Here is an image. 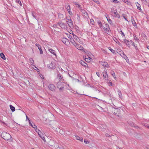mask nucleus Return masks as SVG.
Segmentation results:
<instances>
[{
  "label": "nucleus",
  "mask_w": 149,
  "mask_h": 149,
  "mask_svg": "<svg viewBox=\"0 0 149 149\" xmlns=\"http://www.w3.org/2000/svg\"><path fill=\"white\" fill-rule=\"evenodd\" d=\"M1 137L5 140L10 141L12 140L11 136L10 134L6 132H3L1 134Z\"/></svg>",
  "instance_id": "obj_1"
},
{
  "label": "nucleus",
  "mask_w": 149,
  "mask_h": 149,
  "mask_svg": "<svg viewBox=\"0 0 149 149\" xmlns=\"http://www.w3.org/2000/svg\"><path fill=\"white\" fill-rule=\"evenodd\" d=\"M65 7L67 9L69 14L71 15L72 14V13L71 11L70 7L69 4L68 3H66L65 6Z\"/></svg>",
  "instance_id": "obj_2"
},
{
  "label": "nucleus",
  "mask_w": 149,
  "mask_h": 149,
  "mask_svg": "<svg viewBox=\"0 0 149 149\" xmlns=\"http://www.w3.org/2000/svg\"><path fill=\"white\" fill-rule=\"evenodd\" d=\"M112 111L113 113L115 115L118 116H119L120 112V110L119 109L114 108L113 109Z\"/></svg>",
  "instance_id": "obj_3"
},
{
  "label": "nucleus",
  "mask_w": 149,
  "mask_h": 149,
  "mask_svg": "<svg viewBox=\"0 0 149 149\" xmlns=\"http://www.w3.org/2000/svg\"><path fill=\"white\" fill-rule=\"evenodd\" d=\"M66 22L67 24L70 27H73L72 21L70 19H70H67Z\"/></svg>",
  "instance_id": "obj_4"
},
{
  "label": "nucleus",
  "mask_w": 149,
  "mask_h": 149,
  "mask_svg": "<svg viewBox=\"0 0 149 149\" xmlns=\"http://www.w3.org/2000/svg\"><path fill=\"white\" fill-rule=\"evenodd\" d=\"M73 45L78 49L81 51H84L83 47H81L80 45L77 44L76 42L75 43V44H74Z\"/></svg>",
  "instance_id": "obj_5"
},
{
  "label": "nucleus",
  "mask_w": 149,
  "mask_h": 149,
  "mask_svg": "<svg viewBox=\"0 0 149 149\" xmlns=\"http://www.w3.org/2000/svg\"><path fill=\"white\" fill-rule=\"evenodd\" d=\"M48 68L52 69H54L55 68V65L54 63L52 62H51L50 64L47 65Z\"/></svg>",
  "instance_id": "obj_6"
},
{
  "label": "nucleus",
  "mask_w": 149,
  "mask_h": 149,
  "mask_svg": "<svg viewBox=\"0 0 149 149\" xmlns=\"http://www.w3.org/2000/svg\"><path fill=\"white\" fill-rule=\"evenodd\" d=\"M120 56L123 58H125L127 62V60H128V57L126 56V55L124 54L123 52V51L120 52Z\"/></svg>",
  "instance_id": "obj_7"
},
{
  "label": "nucleus",
  "mask_w": 149,
  "mask_h": 149,
  "mask_svg": "<svg viewBox=\"0 0 149 149\" xmlns=\"http://www.w3.org/2000/svg\"><path fill=\"white\" fill-rule=\"evenodd\" d=\"M49 89L52 91H55L56 87L53 84H50L48 86Z\"/></svg>",
  "instance_id": "obj_8"
},
{
  "label": "nucleus",
  "mask_w": 149,
  "mask_h": 149,
  "mask_svg": "<svg viewBox=\"0 0 149 149\" xmlns=\"http://www.w3.org/2000/svg\"><path fill=\"white\" fill-rule=\"evenodd\" d=\"M102 74L103 77L104 79L105 80H108V77L107 72L105 71L103 72H102Z\"/></svg>",
  "instance_id": "obj_9"
},
{
  "label": "nucleus",
  "mask_w": 149,
  "mask_h": 149,
  "mask_svg": "<svg viewBox=\"0 0 149 149\" xmlns=\"http://www.w3.org/2000/svg\"><path fill=\"white\" fill-rule=\"evenodd\" d=\"M74 38L78 42L80 43H82V42L81 40L77 36L74 35V34H72Z\"/></svg>",
  "instance_id": "obj_10"
},
{
  "label": "nucleus",
  "mask_w": 149,
  "mask_h": 149,
  "mask_svg": "<svg viewBox=\"0 0 149 149\" xmlns=\"http://www.w3.org/2000/svg\"><path fill=\"white\" fill-rule=\"evenodd\" d=\"M36 47H38V49H39V50L40 51V54H42L43 53V52L42 51V49H41L42 48H41V46L38 43H36Z\"/></svg>",
  "instance_id": "obj_11"
},
{
  "label": "nucleus",
  "mask_w": 149,
  "mask_h": 149,
  "mask_svg": "<svg viewBox=\"0 0 149 149\" xmlns=\"http://www.w3.org/2000/svg\"><path fill=\"white\" fill-rule=\"evenodd\" d=\"M62 86H64V82H61V81H59L57 83V87H62Z\"/></svg>",
  "instance_id": "obj_12"
},
{
  "label": "nucleus",
  "mask_w": 149,
  "mask_h": 149,
  "mask_svg": "<svg viewBox=\"0 0 149 149\" xmlns=\"http://www.w3.org/2000/svg\"><path fill=\"white\" fill-rule=\"evenodd\" d=\"M58 25L62 29L65 28V24L62 22H59Z\"/></svg>",
  "instance_id": "obj_13"
},
{
  "label": "nucleus",
  "mask_w": 149,
  "mask_h": 149,
  "mask_svg": "<svg viewBox=\"0 0 149 149\" xmlns=\"http://www.w3.org/2000/svg\"><path fill=\"white\" fill-rule=\"evenodd\" d=\"M29 63L31 64L32 66H33L34 67H35V68L37 69V68L34 65V60L33 59L31 58H29Z\"/></svg>",
  "instance_id": "obj_14"
},
{
  "label": "nucleus",
  "mask_w": 149,
  "mask_h": 149,
  "mask_svg": "<svg viewBox=\"0 0 149 149\" xmlns=\"http://www.w3.org/2000/svg\"><path fill=\"white\" fill-rule=\"evenodd\" d=\"M131 20L133 26L137 28V26L133 17H131Z\"/></svg>",
  "instance_id": "obj_15"
},
{
  "label": "nucleus",
  "mask_w": 149,
  "mask_h": 149,
  "mask_svg": "<svg viewBox=\"0 0 149 149\" xmlns=\"http://www.w3.org/2000/svg\"><path fill=\"white\" fill-rule=\"evenodd\" d=\"M62 41L66 45L68 44L69 42L68 40L65 38H63L62 40Z\"/></svg>",
  "instance_id": "obj_16"
},
{
  "label": "nucleus",
  "mask_w": 149,
  "mask_h": 149,
  "mask_svg": "<svg viewBox=\"0 0 149 149\" xmlns=\"http://www.w3.org/2000/svg\"><path fill=\"white\" fill-rule=\"evenodd\" d=\"M130 42H131L132 45L135 47L136 50L137 51H138L139 49L135 45V43L134 42H133L131 40H130Z\"/></svg>",
  "instance_id": "obj_17"
},
{
  "label": "nucleus",
  "mask_w": 149,
  "mask_h": 149,
  "mask_svg": "<svg viewBox=\"0 0 149 149\" xmlns=\"http://www.w3.org/2000/svg\"><path fill=\"white\" fill-rule=\"evenodd\" d=\"M80 64L82 66L85 67L87 66V64L83 61H81L79 62Z\"/></svg>",
  "instance_id": "obj_18"
},
{
  "label": "nucleus",
  "mask_w": 149,
  "mask_h": 149,
  "mask_svg": "<svg viewBox=\"0 0 149 149\" xmlns=\"http://www.w3.org/2000/svg\"><path fill=\"white\" fill-rule=\"evenodd\" d=\"M135 4L137 6V9L140 10V11L141 12L142 10L141 9V6L140 4L137 2H136Z\"/></svg>",
  "instance_id": "obj_19"
},
{
  "label": "nucleus",
  "mask_w": 149,
  "mask_h": 149,
  "mask_svg": "<svg viewBox=\"0 0 149 149\" xmlns=\"http://www.w3.org/2000/svg\"><path fill=\"white\" fill-rule=\"evenodd\" d=\"M123 41L128 46H129L130 45V44L129 43V42H131L130 41H129L126 39H124Z\"/></svg>",
  "instance_id": "obj_20"
},
{
  "label": "nucleus",
  "mask_w": 149,
  "mask_h": 149,
  "mask_svg": "<svg viewBox=\"0 0 149 149\" xmlns=\"http://www.w3.org/2000/svg\"><path fill=\"white\" fill-rule=\"evenodd\" d=\"M80 10H81V11L82 13L84 14V16H85L86 15H87V13L85 10L82 9V8H81V9Z\"/></svg>",
  "instance_id": "obj_21"
},
{
  "label": "nucleus",
  "mask_w": 149,
  "mask_h": 149,
  "mask_svg": "<svg viewBox=\"0 0 149 149\" xmlns=\"http://www.w3.org/2000/svg\"><path fill=\"white\" fill-rule=\"evenodd\" d=\"M31 14H32V16L33 17V18H34L35 19H37V17L36 16V12L34 11H32L31 12Z\"/></svg>",
  "instance_id": "obj_22"
},
{
  "label": "nucleus",
  "mask_w": 149,
  "mask_h": 149,
  "mask_svg": "<svg viewBox=\"0 0 149 149\" xmlns=\"http://www.w3.org/2000/svg\"><path fill=\"white\" fill-rule=\"evenodd\" d=\"M114 15H116V17H117L119 18L120 17V15L119 14H118V13L117 12V11L116 9H115L114 10V12L113 13Z\"/></svg>",
  "instance_id": "obj_23"
},
{
  "label": "nucleus",
  "mask_w": 149,
  "mask_h": 149,
  "mask_svg": "<svg viewBox=\"0 0 149 149\" xmlns=\"http://www.w3.org/2000/svg\"><path fill=\"white\" fill-rule=\"evenodd\" d=\"M48 50H49V51L51 53H52V54H53L54 55H56L55 52V51L54 50L52 49H51V48H49Z\"/></svg>",
  "instance_id": "obj_24"
},
{
  "label": "nucleus",
  "mask_w": 149,
  "mask_h": 149,
  "mask_svg": "<svg viewBox=\"0 0 149 149\" xmlns=\"http://www.w3.org/2000/svg\"><path fill=\"white\" fill-rule=\"evenodd\" d=\"M76 139L78 140H79L80 141L82 142L83 140V138L81 137H80L77 136H76Z\"/></svg>",
  "instance_id": "obj_25"
},
{
  "label": "nucleus",
  "mask_w": 149,
  "mask_h": 149,
  "mask_svg": "<svg viewBox=\"0 0 149 149\" xmlns=\"http://www.w3.org/2000/svg\"><path fill=\"white\" fill-rule=\"evenodd\" d=\"M76 5V6L77 7L79 8L80 9H81V5L79 4L77 2H74V3Z\"/></svg>",
  "instance_id": "obj_26"
},
{
  "label": "nucleus",
  "mask_w": 149,
  "mask_h": 149,
  "mask_svg": "<svg viewBox=\"0 0 149 149\" xmlns=\"http://www.w3.org/2000/svg\"><path fill=\"white\" fill-rule=\"evenodd\" d=\"M118 92L119 97L120 98H122V96L120 90L119 89L118 90Z\"/></svg>",
  "instance_id": "obj_27"
},
{
  "label": "nucleus",
  "mask_w": 149,
  "mask_h": 149,
  "mask_svg": "<svg viewBox=\"0 0 149 149\" xmlns=\"http://www.w3.org/2000/svg\"><path fill=\"white\" fill-rule=\"evenodd\" d=\"M133 37L134 40L137 42H139V40L138 39V38L135 35H133Z\"/></svg>",
  "instance_id": "obj_28"
},
{
  "label": "nucleus",
  "mask_w": 149,
  "mask_h": 149,
  "mask_svg": "<svg viewBox=\"0 0 149 149\" xmlns=\"http://www.w3.org/2000/svg\"><path fill=\"white\" fill-rule=\"evenodd\" d=\"M70 41L72 45L75 44L76 42L74 41V39L72 38V37H71Z\"/></svg>",
  "instance_id": "obj_29"
},
{
  "label": "nucleus",
  "mask_w": 149,
  "mask_h": 149,
  "mask_svg": "<svg viewBox=\"0 0 149 149\" xmlns=\"http://www.w3.org/2000/svg\"><path fill=\"white\" fill-rule=\"evenodd\" d=\"M100 63L101 65L104 67L105 66H106V64L107 63V62L104 61H101L100 62Z\"/></svg>",
  "instance_id": "obj_30"
},
{
  "label": "nucleus",
  "mask_w": 149,
  "mask_h": 149,
  "mask_svg": "<svg viewBox=\"0 0 149 149\" xmlns=\"http://www.w3.org/2000/svg\"><path fill=\"white\" fill-rule=\"evenodd\" d=\"M106 18H107V19L108 20V22L110 24H112V20L110 19V18L109 17L107 18V17H106Z\"/></svg>",
  "instance_id": "obj_31"
},
{
  "label": "nucleus",
  "mask_w": 149,
  "mask_h": 149,
  "mask_svg": "<svg viewBox=\"0 0 149 149\" xmlns=\"http://www.w3.org/2000/svg\"><path fill=\"white\" fill-rule=\"evenodd\" d=\"M111 74L112 75L113 77H114V78L115 79H116V77L115 74L114 72V71H111Z\"/></svg>",
  "instance_id": "obj_32"
},
{
  "label": "nucleus",
  "mask_w": 149,
  "mask_h": 149,
  "mask_svg": "<svg viewBox=\"0 0 149 149\" xmlns=\"http://www.w3.org/2000/svg\"><path fill=\"white\" fill-rule=\"evenodd\" d=\"M10 109L13 112L15 111V107H14L12 105H10Z\"/></svg>",
  "instance_id": "obj_33"
},
{
  "label": "nucleus",
  "mask_w": 149,
  "mask_h": 149,
  "mask_svg": "<svg viewBox=\"0 0 149 149\" xmlns=\"http://www.w3.org/2000/svg\"><path fill=\"white\" fill-rule=\"evenodd\" d=\"M29 125H31V127H33V128H34V127H36V125H35L34 123H32L30 121H29Z\"/></svg>",
  "instance_id": "obj_34"
},
{
  "label": "nucleus",
  "mask_w": 149,
  "mask_h": 149,
  "mask_svg": "<svg viewBox=\"0 0 149 149\" xmlns=\"http://www.w3.org/2000/svg\"><path fill=\"white\" fill-rule=\"evenodd\" d=\"M1 56V57L3 59H6L5 56L3 54L2 52L0 54Z\"/></svg>",
  "instance_id": "obj_35"
},
{
  "label": "nucleus",
  "mask_w": 149,
  "mask_h": 149,
  "mask_svg": "<svg viewBox=\"0 0 149 149\" xmlns=\"http://www.w3.org/2000/svg\"><path fill=\"white\" fill-rule=\"evenodd\" d=\"M107 81V82L111 86H112V83L111 81L108 79V80H106Z\"/></svg>",
  "instance_id": "obj_36"
},
{
  "label": "nucleus",
  "mask_w": 149,
  "mask_h": 149,
  "mask_svg": "<svg viewBox=\"0 0 149 149\" xmlns=\"http://www.w3.org/2000/svg\"><path fill=\"white\" fill-rule=\"evenodd\" d=\"M113 40L117 43L119 45H120V43L117 40V39L116 38H113Z\"/></svg>",
  "instance_id": "obj_37"
},
{
  "label": "nucleus",
  "mask_w": 149,
  "mask_h": 149,
  "mask_svg": "<svg viewBox=\"0 0 149 149\" xmlns=\"http://www.w3.org/2000/svg\"><path fill=\"white\" fill-rule=\"evenodd\" d=\"M15 2L17 3H18L20 6H22V3L20 0H15Z\"/></svg>",
  "instance_id": "obj_38"
},
{
  "label": "nucleus",
  "mask_w": 149,
  "mask_h": 149,
  "mask_svg": "<svg viewBox=\"0 0 149 149\" xmlns=\"http://www.w3.org/2000/svg\"><path fill=\"white\" fill-rule=\"evenodd\" d=\"M103 29L104 30H105V28H109V25L107 24H105L104 25V26L103 27Z\"/></svg>",
  "instance_id": "obj_39"
},
{
  "label": "nucleus",
  "mask_w": 149,
  "mask_h": 149,
  "mask_svg": "<svg viewBox=\"0 0 149 149\" xmlns=\"http://www.w3.org/2000/svg\"><path fill=\"white\" fill-rule=\"evenodd\" d=\"M109 49L113 53H114L115 52V51L113 49L111 48V47H109Z\"/></svg>",
  "instance_id": "obj_40"
},
{
  "label": "nucleus",
  "mask_w": 149,
  "mask_h": 149,
  "mask_svg": "<svg viewBox=\"0 0 149 149\" xmlns=\"http://www.w3.org/2000/svg\"><path fill=\"white\" fill-rule=\"evenodd\" d=\"M98 24L99 25L100 28H101L102 27H103V26H102V24L100 21L98 22Z\"/></svg>",
  "instance_id": "obj_41"
},
{
  "label": "nucleus",
  "mask_w": 149,
  "mask_h": 149,
  "mask_svg": "<svg viewBox=\"0 0 149 149\" xmlns=\"http://www.w3.org/2000/svg\"><path fill=\"white\" fill-rule=\"evenodd\" d=\"M64 86H62V87H57L58 88H59V90L60 91H62L63 89V88Z\"/></svg>",
  "instance_id": "obj_42"
},
{
  "label": "nucleus",
  "mask_w": 149,
  "mask_h": 149,
  "mask_svg": "<svg viewBox=\"0 0 149 149\" xmlns=\"http://www.w3.org/2000/svg\"><path fill=\"white\" fill-rule=\"evenodd\" d=\"M143 125L149 129V125L147 124H143Z\"/></svg>",
  "instance_id": "obj_43"
},
{
  "label": "nucleus",
  "mask_w": 149,
  "mask_h": 149,
  "mask_svg": "<svg viewBox=\"0 0 149 149\" xmlns=\"http://www.w3.org/2000/svg\"><path fill=\"white\" fill-rule=\"evenodd\" d=\"M105 30H104V31H105V32H106L107 31L109 32V31L110 30V28H105Z\"/></svg>",
  "instance_id": "obj_44"
},
{
  "label": "nucleus",
  "mask_w": 149,
  "mask_h": 149,
  "mask_svg": "<svg viewBox=\"0 0 149 149\" xmlns=\"http://www.w3.org/2000/svg\"><path fill=\"white\" fill-rule=\"evenodd\" d=\"M91 23L92 24H94V22L93 19H91L90 20Z\"/></svg>",
  "instance_id": "obj_45"
},
{
  "label": "nucleus",
  "mask_w": 149,
  "mask_h": 149,
  "mask_svg": "<svg viewBox=\"0 0 149 149\" xmlns=\"http://www.w3.org/2000/svg\"><path fill=\"white\" fill-rule=\"evenodd\" d=\"M57 77H58V79H59V80L60 81L62 79L61 76V75H60V74H58V75Z\"/></svg>",
  "instance_id": "obj_46"
},
{
  "label": "nucleus",
  "mask_w": 149,
  "mask_h": 149,
  "mask_svg": "<svg viewBox=\"0 0 149 149\" xmlns=\"http://www.w3.org/2000/svg\"><path fill=\"white\" fill-rule=\"evenodd\" d=\"M120 32H121V34L122 36H125V34L121 30H120Z\"/></svg>",
  "instance_id": "obj_47"
},
{
  "label": "nucleus",
  "mask_w": 149,
  "mask_h": 149,
  "mask_svg": "<svg viewBox=\"0 0 149 149\" xmlns=\"http://www.w3.org/2000/svg\"><path fill=\"white\" fill-rule=\"evenodd\" d=\"M84 141L85 143L87 144L89 143V141L87 140L86 139H84Z\"/></svg>",
  "instance_id": "obj_48"
},
{
  "label": "nucleus",
  "mask_w": 149,
  "mask_h": 149,
  "mask_svg": "<svg viewBox=\"0 0 149 149\" xmlns=\"http://www.w3.org/2000/svg\"><path fill=\"white\" fill-rule=\"evenodd\" d=\"M111 1L116 3H117L118 2V1L117 0H111Z\"/></svg>",
  "instance_id": "obj_49"
},
{
  "label": "nucleus",
  "mask_w": 149,
  "mask_h": 149,
  "mask_svg": "<svg viewBox=\"0 0 149 149\" xmlns=\"http://www.w3.org/2000/svg\"><path fill=\"white\" fill-rule=\"evenodd\" d=\"M96 74L99 77H100V74L98 72H96Z\"/></svg>",
  "instance_id": "obj_50"
},
{
  "label": "nucleus",
  "mask_w": 149,
  "mask_h": 149,
  "mask_svg": "<svg viewBox=\"0 0 149 149\" xmlns=\"http://www.w3.org/2000/svg\"><path fill=\"white\" fill-rule=\"evenodd\" d=\"M43 133H38V135L40 137H42V135L43 134Z\"/></svg>",
  "instance_id": "obj_51"
},
{
  "label": "nucleus",
  "mask_w": 149,
  "mask_h": 149,
  "mask_svg": "<svg viewBox=\"0 0 149 149\" xmlns=\"http://www.w3.org/2000/svg\"><path fill=\"white\" fill-rule=\"evenodd\" d=\"M93 0L97 3H99V1L98 0Z\"/></svg>",
  "instance_id": "obj_52"
},
{
  "label": "nucleus",
  "mask_w": 149,
  "mask_h": 149,
  "mask_svg": "<svg viewBox=\"0 0 149 149\" xmlns=\"http://www.w3.org/2000/svg\"><path fill=\"white\" fill-rule=\"evenodd\" d=\"M36 132L38 133H38H42V132H41V131L40 130H38L37 131H36Z\"/></svg>",
  "instance_id": "obj_53"
},
{
  "label": "nucleus",
  "mask_w": 149,
  "mask_h": 149,
  "mask_svg": "<svg viewBox=\"0 0 149 149\" xmlns=\"http://www.w3.org/2000/svg\"><path fill=\"white\" fill-rule=\"evenodd\" d=\"M105 135L106 136L108 137H110L111 136V135H110L109 134H108V133L106 134Z\"/></svg>",
  "instance_id": "obj_54"
},
{
  "label": "nucleus",
  "mask_w": 149,
  "mask_h": 149,
  "mask_svg": "<svg viewBox=\"0 0 149 149\" xmlns=\"http://www.w3.org/2000/svg\"><path fill=\"white\" fill-rule=\"evenodd\" d=\"M106 66H105L104 67H107V68H109V65L108 64V63H107V62L106 63Z\"/></svg>",
  "instance_id": "obj_55"
},
{
  "label": "nucleus",
  "mask_w": 149,
  "mask_h": 149,
  "mask_svg": "<svg viewBox=\"0 0 149 149\" xmlns=\"http://www.w3.org/2000/svg\"><path fill=\"white\" fill-rule=\"evenodd\" d=\"M44 141H45V139L44 136H42V137H40Z\"/></svg>",
  "instance_id": "obj_56"
},
{
  "label": "nucleus",
  "mask_w": 149,
  "mask_h": 149,
  "mask_svg": "<svg viewBox=\"0 0 149 149\" xmlns=\"http://www.w3.org/2000/svg\"><path fill=\"white\" fill-rule=\"evenodd\" d=\"M123 1L125 3H127L128 2V0H123Z\"/></svg>",
  "instance_id": "obj_57"
},
{
  "label": "nucleus",
  "mask_w": 149,
  "mask_h": 149,
  "mask_svg": "<svg viewBox=\"0 0 149 149\" xmlns=\"http://www.w3.org/2000/svg\"><path fill=\"white\" fill-rule=\"evenodd\" d=\"M123 18H124L126 21H128L126 18V16H123Z\"/></svg>",
  "instance_id": "obj_58"
},
{
  "label": "nucleus",
  "mask_w": 149,
  "mask_h": 149,
  "mask_svg": "<svg viewBox=\"0 0 149 149\" xmlns=\"http://www.w3.org/2000/svg\"><path fill=\"white\" fill-rule=\"evenodd\" d=\"M114 9L113 8V9H111V12L112 13H113L114 12Z\"/></svg>",
  "instance_id": "obj_59"
},
{
  "label": "nucleus",
  "mask_w": 149,
  "mask_h": 149,
  "mask_svg": "<svg viewBox=\"0 0 149 149\" xmlns=\"http://www.w3.org/2000/svg\"><path fill=\"white\" fill-rule=\"evenodd\" d=\"M88 59L89 60H91V59H92L91 58L89 57H88V58H86V59H87V61H88Z\"/></svg>",
  "instance_id": "obj_60"
},
{
  "label": "nucleus",
  "mask_w": 149,
  "mask_h": 149,
  "mask_svg": "<svg viewBox=\"0 0 149 149\" xmlns=\"http://www.w3.org/2000/svg\"><path fill=\"white\" fill-rule=\"evenodd\" d=\"M74 80L76 81H77V82H79L80 81L79 80V79H74Z\"/></svg>",
  "instance_id": "obj_61"
},
{
  "label": "nucleus",
  "mask_w": 149,
  "mask_h": 149,
  "mask_svg": "<svg viewBox=\"0 0 149 149\" xmlns=\"http://www.w3.org/2000/svg\"><path fill=\"white\" fill-rule=\"evenodd\" d=\"M33 128H34L35 129V130L36 131H37V130H38V129H37V126H36V127H34Z\"/></svg>",
  "instance_id": "obj_62"
},
{
  "label": "nucleus",
  "mask_w": 149,
  "mask_h": 149,
  "mask_svg": "<svg viewBox=\"0 0 149 149\" xmlns=\"http://www.w3.org/2000/svg\"><path fill=\"white\" fill-rule=\"evenodd\" d=\"M68 38H70V39L71 38V37H72L71 36V35H70V34H69L68 36Z\"/></svg>",
  "instance_id": "obj_63"
},
{
  "label": "nucleus",
  "mask_w": 149,
  "mask_h": 149,
  "mask_svg": "<svg viewBox=\"0 0 149 149\" xmlns=\"http://www.w3.org/2000/svg\"><path fill=\"white\" fill-rule=\"evenodd\" d=\"M26 116V119H28L29 121L30 120H29V118H28V117H27V116Z\"/></svg>",
  "instance_id": "obj_64"
}]
</instances>
